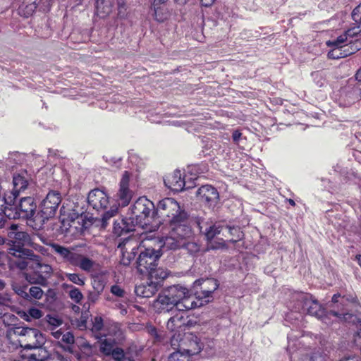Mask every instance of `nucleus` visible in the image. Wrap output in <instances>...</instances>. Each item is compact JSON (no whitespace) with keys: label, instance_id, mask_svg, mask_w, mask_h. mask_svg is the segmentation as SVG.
Masks as SVG:
<instances>
[{"label":"nucleus","instance_id":"c756f323","mask_svg":"<svg viewBox=\"0 0 361 361\" xmlns=\"http://www.w3.org/2000/svg\"><path fill=\"white\" fill-rule=\"evenodd\" d=\"M117 343H118L116 342L115 339H112L111 338H105L101 341L99 350L104 355H110L116 348L115 345Z\"/></svg>","mask_w":361,"mask_h":361},{"label":"nucleus","instance_id":"4c0bfd02","mask_svg":"<svg viewBox=\"0 0 361 361\" xmlns=\"http://www.w3.org/2000/svg\"><path fill=\"white\" fill-rule=\"evenodd\" d=\"M187 354L179 347L177 348V350L171 353L168 357L169 361H187Z\"/></svg>","mask_w":361,"mask_h":361},{"label":"nucleus","instance_id":"864d4df0","mask_svg":"<svg viewBox=\"0 0 361 361\" xmlns=\"http://www.w3.org/2000/svg\"><path fill=\"white\" fill-rule=\"evenodd\" d=\"M6 218L8 217L4 214V212L0 213V229L5 228L8 231V229L9 228V226L11 224H13Z\"/></svg>","mask_w":361,"mask_h":361},{"label":"nucleus","instance_id":"603ef678","mask_svg":"<svg viewBox=\"0 0 361 361\" xmlns=\"http://www.w3.org/2000/svg\"><path fill=\"white\" fill-rule=\"evenodd\" d=\"M111 293L118 297L123 298L125 296L126 292L118 285H114L111 288Z\"/></svg>","mask_w":361,"mask_h":361},{"label":"nucleus","instance_id":"0e129e2a","mask_svg":"<svg viewBox=\"0 0 361 361\" xmlns=\"http://www.w3.org/2000/svg\"><path fill=\"white\" fill-rule=\"evenodd\" d=\"M51 334L55 338L59 339L61 338L63 331L61 329L52 331Z\"/></svg>","mask_w":361,"mask_h":361},{"label":"nucleus","instance_id":"20e7f679","mask_svg":"<svg viewBox=\"0 0 361 361\" xmlns=\"http://www.w3.org/2000/svg\"><path fill=\"white\" fill-rule=\"evenodd\" d=\"M185 214L186 212L180 209L178 202L169 197L160 200L155 209V218L160 219L169 224L176 219H184Z\"/></svg>","mask_w":361,"mask_h":361},{"label":"nucleus","instance_id":"393cba45","mask_svg":"<svg viewBox=\"0 0 361 361\" xmlns=\"http://www.w3.org/2000/svg\"><path fill=\"white\" fill-rule=\"evenodd\" d=\"M187 290L185 287L175 285L168 288L164 293L173 303H176L177 307L178 303L180 302V300L185 297V294H187Z\"/></svg>","mask_w":361,"mask_h":361},{"label":"nucleus","instance_id":"423d86ee","mask_svg":"<svg viewBox=\"0 0 361 361\" xmlns=\"http://www.w3.org/2000/svg\"><path fill=\"white\" fill-rule=\"evenodd\" d=\"M295 298L298 302V306L295 307V311L306 312L318 319L322 318L324 315V308L312 295L298 293Z\"/></svg>","mask_w":361,"mask_h":361},{"label":"nucleus","instance_id":"6ab92c4d","mask_svg":"<svg viewBox=\"0 0 361 361\" xmlns=\"http://www.w3.org/2000/svg\"><path fill=\"white\" fill-rule=\"evenodd\" d=\"M197 197L207 204H212L219 199L217 190L209 185L201 186L197 191Z\"/></svg>","mask_w":361,"mask_h":361},{"label":"nucleus","instance_id":"a211bd4d","mask_svg":"<svg viewBox=\"0 0 361 361\" xmlns=\"http://www.w3.org/2000/svg\"><path fill=\"white\" fill-rule=\"evenodd\" d=\"M160 288V282L149 281L137 285L135 288V293L137 296L141 298L152 297Z\"/></svg>","mask_w":361,"mask_h":361},{"label":"nucleus","instance_id":"cd10ccee","mask_svg":"<svg viewBox=\"0 0 361 361\" xmlns=\"http://www.w3.org/2000/svg\"><path fill=\"white\" fill-rule=\"evenodd\" d=\"M18 192H16L13 190L12 192H10L9 193L6 194L3 199H0V202H4L3 204H0L1 207H4L1 209L2 212L5 214L6 209H11V210H15L16 206H17L18 204H16V199L18 196Z\"/></svg>","mask_w":361,"mask_h":361},{"label":"nucleus","instance_id":"0eeeda50","mask_svg":"<svg viewBox=\"0 0 361 361\" xmlns=\"http://www.w3.org/2000/svg\"><path fill=\"white\" fill-rule=\"evenodd\" d=\"M61 200L62 196L59 191L55 190L49 191L39 205V215L43 223L55 216Z\"/></svg>","mask_w":361,"mask_h":361},{"label":"nucleus","instance_id":"a878e982","mask_svg":"<svg viewBox=\"0 0 361 361\" xmlns=\"http://www.w3.org/2000/svg\"><path fill=\"white\" fill-rule=\"evenodd\" d=\"M112 6L111 0H97L94 14L99 18H105L111 13Z\"/></svg>","mask_w":361,"mask_h":361},{"label":"nucleus","instance_id":"39448f33","mask_svg":"<svg viewBox=\"0 0 361 361\" xmlns=\"http://www.w3.org/2000/svg\"><path fill=\"white\" fill-rule=\"evenodd\" d=\"M38 258L39 255L30 249L8 250V264L11 269L23 271L27 268L29 261L38 260Z\"/></svg>","mask_w":361,"mask_h":361},{"label":"nucleus","instance_id":"7c9ffc66","mask_svg":"<svg viewBox=\"0 0 361 361\" xmlns=\"http://www.w3.org/2000/svg\"><path fill=\"white\" fill-rule=\"evenodd\" d=\"M92 331L94 334V336L97 338L101 339L102 337H106V334L102 333L104 328V322L103 319L101 317H94L92 319Z\"/></svg>","mask_w":361,"mask_h":361},{"label":"nucleus","instance_id":"8fccbe9b","mask_svg":"<svg viewBox=\"0 0 361 361\" xmlns=\"http://www.w3.org/2000/svg\"><path fill=\"white\" fill-rule=\"evenodd\" d=\"M352 18L355 22L361 24V3L352 12Z\"/></svg>","mask_w":361,"mask_h":361},{"label":"nucleus","instance_id":"f03ea898","mask_svg":"<svg viewBox=\"0 0 361 361\" xmlns=\"http://www.w3.org/2000/svg\"><path fill=\"white\" fill-rule=\"evenodd\" d=\"M169 235L166 237L164 247L170 250L181 248L185 244L183 242L192 236V231L188 224V214H185L184 219H176L169 224Z\"/></svg>","mask_w":361,"mask_h":361},{"label":"nucleus","instance_id":"680f3d73","mask_svg":"<svg viewBox=\"0 0 361 361\" xmlns=\"http://www.w3.org/2000/svg\"><path fill=\"white\" fill-rule=\"evenodd\" d=\"M242 136V133L239 130H235L233 133L232 138L235 142H238L240 137Z\"/></svg>","mask_w":361,"mask_h":361},{"label":"nucleus","instance_id":"bb28decb","mask_svg":"<svg viewBox=\"0 0 361 361\" xmlns=\"http://www.w3.org/2000/svg\"><path fill=\"white\" fill-rule=\"evenodd\" d=\"M33 271L30 273L25 274V279L30 284L39 285L43 287L48 286V281L34 266Z\"/></svg>","mask_w":361,"mask_h":361},{"label":"nucleus","instance_id":"9b49d317","mask_svg":"<svg viewBox=\"0 0 361 361\" xmlns=\"http://www.w3.org/2000/svg\"><path fill=\"white\" fill-rule=\"evenodd\" d=\"M7 240L10 248L25 249L24 246L30 243V236L27 232L20 231L17 224H13L7 231Z\"/></svg>","mask_w":361,"mask_h":361},{"label":"nucleus","instance_id":"7ed1b4c3","mask_svg":"<svg viewBox=\"0 0 361 361\" xmlns=\"http://www.w3.org/2000/svg\"><path fill=\"white\" fill-rule=\"evenodd\" d=\"M130 219L134 224L143 227L150 223V219H155V207L154 203L145 197L138 198L131 207Z\"/></svg>","mask_w":361,"mask_h":361},{"label":"nucleus","instance_id":"e2e57ef3","mask_svg":"<svg viewBox=\"0 0 361 361\" xmlns=\"http://www.w3.org/2000/svg\"><path fill=\"white\" fill-rule=\"evenodd\" d=\"M201 5L204 7H209L213 5L215 0H200Z\"/></svg>","mask_w":361,"mask_h":361},{"label":"nucleus","instance_id":"5701e85b","mask_svg":"<svg viewBox=\"0 0 361 361\" xmlns=\"http://www.w3.org/2000/svg\"><path fill=\"white\" fill-rule=\"evenodd\" d=\"M333 49L328 52V57L331 59H339L347 57L357 50V46H343V47H332Z\"/></svg>","mask_w":361,"mask_h":361},{"label":"nucleus","instance_id":"774afa93","mask_svg":"<svg viewBox=\"0 0 361 361\" xmlns=\"http://www.w3.org/2000/svg\"><path fill=\"white\" fill-rule=\"evenodd\" d=\"M356 80L358 81H361V68L357 70L356 74H355Z\"/></svg>","mask_w":361,"mask_h":361},{"label":"nucleus","instance_id":"dca6fc26","mask_svg":"<svg viewBox=\"0 0 361 361\" xmlns=\"http://www.w3.org/2000/svg\"><path fill=\"white\" fill-rule=\"evenodd\" d=\"M129 175L125 171L120 182V188L118 192V204L122 207L127 206L132 198L133 193L129 189Z\"/></svg>","mask_w":361,"mask_h":361},{"label":"nucleus","instance_id":"b1692460","mask_svg":"<svg viewBox=\"0 0 361 361\" xmlns=\"http://www.w3.org/2000/svg\"><path fill=\"white\" fill-rule=\"evenodd\" d=\"M31 180L30 176L27 171H22L19 173L14 174L13 177V190L18 192L25 190Z\"/></svg>","mask_w":361,"mask_h":361},{"label":"nucleus","instance_id":"72a5a7b5","mask_svg":"<svg viewBox=\"0 0 361 361\" xmlns=\"http://www.w3.org/2000/svg\"><path fill=\"white\" fill-rule=\"evenodd\" d=\"M183 326V316L180 314H176L171 317L167 322L166 328L171 331H176Z\"/></svg>","mask_w":361,"mask_h":361},{"label":"nucleus","instance_id":"052dcab7","mask_svg":"<svg viewBox=\"0 0 361 361\" xmlns=\"http://www.w3.org/2000/svg\"><path fill=\"white\" fill-rule=\"evenodd\" d=\"M310 361H326V360L321 354H314L310 358Z\"/></svg>","mask_w":361,"mask_h":361},{"label":"nucleus","instance_id":"3c124183","mask_svg":"<svg viewBox=\"0 0 361 361\" xmlns=\"http://www.w3.org/2000/svg\"><path fill=\"white\" fill-rule=\"evenodd\" d=\"M61 340L62 342L66 344H73L75 342L74 336L70 331H68L65 334L63 333Z\"/></svg>","mask_w":361,"mask_h":361},{"label":"nucleus","instance_id":"37998d69","mask_svg":"<svg viewBox=\"0 0 361 361\" xmlns=\"http://www.w3.org/2000/svg\"><path fill=\"white\" fill-rule=\"evenodd\" d=\"M115 361H123L126 357L121 348L116 347L110 354Z\"/></svg>","mask_w":361,"mask_h":361},{"label":"nucleus","instance_id":"412c9836","mask_svg":"<svg viewBox=\"0 0 361 361\" xmlns=\"http://www.w3.org/2000/svg\"><path fill=\"white\" fill-rule=\"evenodd\" d=\"M154 307L159 313H166L176 310V303H173L165 293L159 295L154 302Z\"/></svg>","mask_w":361,"mask_h":361},{"label":"nucleus","instance_id":"4468645a","mask_svg":"<svg viewBox=\"0 0 361 361\" xmlns=\"http://www.w3.org/2000/svg\"><path fill=\"white\" fill-rule=\"evenodd\" d=\"M16 333L25 336L31 341L25 345L26 348H38L44 343V338L40 331L33 328H16Z\"/></svg>","mask_w":361,"mask_h":361},{"label":"nucleus","instance_id":"c85d7f7f","mask_svg":"<svg viewBox=\"0 0 361 361\" xmlns=\"http://www.w3.org/2000/svg\"><path fill=\"white\" fill-rule=\"evenodd\" d=\"M145 274L149 276L148 280L160 282V286L162 281L168 276L166 270L160 267L157 268V267H152V269L149 272H146Z\"/></svg>","mask_w":361,"mask_h":361},{"label":"nucleus","instance_id":"aec40b11","mask_svg":"<svg viewBox=\"0 0 361 361\" xmlns=\"http://www.w3.org/2000/svg\"><path fill=\"white\" fill-rule=\"evenodd\" d=\"M133 220L128 218H119L114 221L113 232L118 236L135 230Z\"/></svg>","mask_w":361,"mask_h":361},{"label":"nucleus","instance_id":"f704fd0d","mask_svg":"<svg viewBox=\"0 0 361 361\" xmlns=\"http://www.w3.org/2000/svg\"><path fill=\"white\" fill-rule=\"evenodd\" d=\"M109 336L112 339H115L116 342H121L123 338V334L118 324H114L111 325L108 330V333L106 334V336Z\"/></svg>","mask_w":361,"mask_h":361},{"label":"nucleus","instance_id":"58836bf2","mask_svg":"<svg viewBox=\"0 0 361 361\" xmlns=\"http://www.w3.org/2000/svg\"><path fill=\"white\" fill-rule=\"evenodd\" d=\"M12 289L18 296L27 300V296L28 293L27 285L15 284L13 285Z\"/></svg>","mask_w":361,"mask_h":361},{"label":"nucleus","instance_id":"c03bdc74","mask_svg":"<svg viewBox=\"0 0 361 361\" xmlns=\"http://www.w3.org/2000/svg\"><path fill=\"white\" fill-rule=\"evenodd\" d=\"M359 25L357 27H353L346 30L344 33L346 35L347 37L349 39H352L353 41V37H356L357 34L361 31V24L355 22Z\"/></svg>","mask_w":361,"mask_h":361},{"label":"nucleus","instance_id":"79ce46f5","mask_svg":"<svg viewBox=\"0 0 361 361\" xmlns=\"http://www.w3.org/2000/svg\"><path fill=\"white\" fill-rule=\"evenodd\" d=\"M116 213H117V209H111L109 211L106 212L103 214L102 219H101V221H102L101 226L103 228H105L107 226V225L109 224L108 221L111 218L114 216Z\"/></svg>","mask_w":361,"mask_h":361},{"label":"nucleus","instance_id":"1a4fd4ad","mask_svg":"<svg viewBox=\"0 0 361 361\" xmlns=\"http://www.w3.org/2000/svg\"><path fill=\"white\" fill-rule=\"evenodd\" d=\"M140 249L142 247H140ZM162 255L161 249L145 247L140 250L137 259V269L141 274H145L152 269V267H157L159 259Z\"/></svg>","mask_w":361,"mask_h":361},{"label":"nucleus","instance_id":"69168bd1","mask_svg":"<svg viewBox=\"0 0 361 361\" xmlns=\"http://www.w3.org/2000/svg\"><path fill=\"white\" fill-rule=\"evenodd\" d=\"M49 322L55 326H59L61 324V322L59 319H55V318H51V320Z\"/></svg>","mask_w":361,"mask_h":361},{"label":"nucleus","instance_id":"9d476101","mask_svg":"<svg viewBox=\"0 0 361 361\" xmlns=\"http://www.w3.org/2000/svg\"><path fill=\"white\" fill-rule=\"evenodd\" d=\"M178 343V338L176 335H173L171 340V346L174 349L176 347H179L182 349L189 357L199 353L201 350V345L199 342L198 338L192 334L185 335L183 338L180 340V343Z\"/></svg>","mask_w":361,"mask_h":361},{"label":"nucleus","instance_id":"6e6d98bb","mask_svg":"<svg viewBox=\"0 0 361 361\" xmlns=\"http://www.w3.org/2000/svg\"><path fill=\"white\" fill-rule=\"evenodd\" d=\"M198 324V322L196 319H190L188 317L185 318L183 317V326H185L188 329L195 326Z\"/></svg>","mask_w":361,"mask_h":361},{"label":"nucleus","instance_id":"09e8293b","mask_svg":"<svg viewBox=\"0 0 361 361\" xmlns=\"http://www.w3.org/2000/svg\"><path fill=\"white\" fill-rule=\"evenodd\" d=\"M185 244L181 248H185L189 252H195L199 250V246L197 243L190 242L189 240H187L183 242Z\"/></svg>","mask_w":361,"mask_h":361},{"label":"nucleus","instance_id":"ddd939ff","mask_svg":"<svg viewBox=\"0 0 361 361\" xmlns=\"http://www.w3.org/2000/svg\"><path fill=\"white\" fill-rule=\"evenodd\" d=\"M195 223L197 224L200 232L204 235L208 241L214 239L224 231V224L220 222L213 224L204 219L197 218Z\"/></svg>","mask_w":361,"mask_h":361},{"label":"nucleus","instance_id":"f257e3e1","mask_svg":"<svg viewBox=\"0 0 361 361\" xmlns=\"http://www.w3.org/2000/svg\"><path fill=\"white\" fill-rule=\"evenodd\" d=\"M39 237L44 244L48 245L43 237ZM49 245L51 247L52 252L58 255L65 262H68L72 266L78 267L81 270L86 272H90L93 270L96 263L88 257L73 252L70 248L62 246L58 243H49Z\"/></svg>","mask_w":361,"mask_h":361},{"label":"nucleus","instance_id":"4d7b16f0","mask_svg":"<svg viewBox=\"0 0 361 361\" xmlns=\"http://www.w3.org/2000/svg\"><path fill=\"white\" fill-rule=\"evenodd\" d=\"M117 15L120 18H124L126 16V6L125 4H118Z\"/></svg>","mask_w":361,"mask_h":361},{"label":"nucleus","instance_id":"ea45409f","mask_svg":"<svg viewBox=\"0 0 361 361\" xmlns=\"http://www.w3.org/2000/svg\"><path fill=\"white\" fill-rule=\"evenodd\" d=\"M65 276L70 281L76 285L83 286L85 284V278L81 277L78 274L66 273Z\"/></svg>","mask_w":361,"mask_h":361},{"label":"nucleus","instance_id":"de8ad7c7","mask_svg":"<svg viewBox=\"0 0 361 361\" xmlns=\"http://www.w3.org/2000/svg\"><path fill=\"white\" fill-rule=\"evenodd\" d=\"M224 230L227 231L231 235H235V233H237V239H232L231 241L233 242H237L241 238L240 231L239 228L238 227H231L224 225Z\"/></svg>","mask_w":361,"mask_h":361},{"label":"nucleus","instance_id":"5fc2aeb1","mask_svg":"<svg viewBox=\"0 0 361 361\" xmlns=\"http://www.w3.org/2000/svg\"><path fill=\"white\" fill-rule=\"evenodd\" d=\"M28 314L30 317H32L34 319H39L43 315L42 312L35 307L30 308L28 310Z\"/></svg>","mask_w":361,"mask_h":361},{"label":"nucleus","instance_id":"4be33fe9","mask_svg":"<svg viewBox=\"0 0 361 361\" xmlns=\"http://www.w3.org/2000/svg\"><path fill=\"white\" fill-rule=\"evenodd\" d=\"M166 186L174 191H181L184 189L185 182L181 177L180 171H175L164 179Z\"/></svg>","mask_w":361,"mask_h":361},{"label":"nucleus","instance_id":"6e6552de","mask_svg":"<svg viewBox=\"0 0 361 361\" xmlns=\"http://www.w3.org/2000/svg\"><path fill=\"white\" fill-rule=\"evenodd\" d=\"M37 209V204L32 197L20 198L15 210L6 209L5 215L8 219H31Z\"/></svg>","mask_w":361,"mask_h":361},{"label":"nucleus","instance_id":"bf43d9fd","mask_svg":"<svg viewBox=\"0 0 361 361\" xmlns=\"http://www.w3.org/2000/svg\"><path fill=\"white\" fill-rule=\"evenodd\" d=\"M147 332L152 336L157 338L158 336L157 329L153 326H147L146 327Z\"/></svg>","mask_w":361,"mask_h":361},{"label":"nucleus","instance_id":"f3484780","mask_svg":"<svg viewBox=\"0 0 361 361\" xmlns=\"http://www.w3.org/2000/svg\"><path fill=\"white\" fill-rule=\"evenodd\" d=\"M205 305V303L200 299L197 293L195 295H192L188 289L187 290V294H185V297L180 300V302L178 303L176 310L185 311L197 307H200Z\"/></svg>","mask_w":361,"mask_h":361},{"label":"nucleus","instance_id":"c9c22d12","mask_svg":"<svg viewBox=\"0 0 361 361\" xmlns=\"http://www.w3.org/2000/svg\"><path fill=\"white\" fill-rule=\"evenodd\" d=\"M44 291L39 286H31L28 288L27 296V301L32 302L33 300H38L42 298Z\"/></svg>","mask_w":361,"mask_h":361},{"label":"nucleus","instance_id":"49530a36","mask_svg":"<svg viewBox=\"0 0 361 361\" xmlns=\"http://www.w3.org/2000/svg\"><path fill=\"white\" fill-rule=\"evenodd\" d=\"M103 289H104L103 285H99V286L98 288H95L94 292H91L89 293L88 300L92 302H95L98 300L99 293H100V292H102L103 290Z\"/></svg>","mask_w":361,"mask_h":361},{"label":"nucleus","instance_id":"338daca9","mask_svg":"<svg viewBox=\"0 0 361 361\" xmlns=\"http://www.w3.org/2000/svg\"><path fill=\"white\" fill-rule=\"evenodd\" d=\"M341 361H359V360H357V358H356L355 357H348L343 358Z\"/></svg>","mask_w":361,"mask_h":361},{"label":"nucleus","instance_id":"13d9d810","mask_svg":"<svg viewBox=\"0 0 361 361\" xmlns=\"http://www.w3.org/2000/svg\"><path fill=\"white\" fill-rule=\"evenodd\" d=\"M56 358L59 361H72L71 357L68 355H63L58 352L56 353Z\"/></svg>","mask_w":361,"mask_h":361},{"label":"nucleus","instance_id":"e433bc0d","mask_svg":"<svg viewBox=\"0 0 361 361\" xmlns=\"http://www.w3.org/2000/svg\"><path fill=\"white\" fill-rule=\"evenodd\" d=\"M63 287H68L71 290L68 292V295L72 300H73L75 303H80L83 298V295L80 290L71 285H68L66 283L63 284Z\"/></svg>","mask_w":361,"mask_h":361},{"label":"nucleus","instance_id":"f8f14e48","mask_svg":"<svg viewBox=\"0 0 361 361\" xmlns=\"http://www.w3.org/2000/svg\"><path fill=\"white\" fill-rule=\"evenodd\" d=\"M200 287L196 293L200 299L205 305L212 302L213 300V293L218 288L219 283L214 279H198L195 282V287Z\"/></svg>","mask_w":361,"mask_h":361},{"label":"nucleus","instance_id":"473e14b6","mask_svg":"<svg viewBox=\"0 0 361 361\" xmlns=\"http://www.w3.org/2000/svg\"><path fill=\"white\" fill-rule=\"evenodd\" d=\"M41 257L39 255L38 260H32V262H35V267L37 270H39V271L46 277V279L48 281L52 274L53 269L49 264L42 263L41 262Z\"/></svg>","mask_w":361,"mask_h":361},{"label":"nucleus","instance_id":"2f4dec72","mask_svg":"<svg viewBox=\"0 0 361 361\" xmlns=\"http://www.w3.org/2000/svg\"><path fill=\"white\" fill-rule=\"evenodd\" d=\"M326 45L331 47H343V46H355L353 40L349 39L345 33L338 36L336 39L329 40L326 42Z\"/></svg>","mask_w":361,"mask_h":361},{"label":"nucleus","instance_id":"a19ab883","mask_svg":"<svg viewBox=\"0 0 361 361\" xmlns=\"http://www.w3.org/2000/svg\"><path fill=\"white\" fill-rule=\"evenodd\" d=\"M37 8V4L36 1H33L30 4L25 5L23 9L22 12L25 18H28L31 16L36 11Z\"/></svg>","mask_w":361,"mask_h":361},{"label":"nucleus","instance_id":"2eb2a0df","mask_svg":"<svg viewBox=\"0 0 361 361\" xmlns=\"http://www.w3.org/2000/svg\"><path fill=\"white\" fill-rule=\"evenodd\" d=\"M87 202L90 206L97 211L106 209L109 203L108 195L99 189H94L89 192Z\"/></svg>","mask_w":361,"mask_h":361},{"label":"nucleus","instance_id":"a18cd8bd","mask_svg":"<svg viewBox=\"0 0 361 361\" xmlns=\"http://www.w3.org/2000/svg\"><path fill=\"white\" fill-rule=\"evenodd\" d=\"M135 257V253L134 252H122V258L121 259V263L125 266H128L130 264L131 260L133 259Z\"/></svg>","mask_w":361,"mask_h":361}]
</instances>
